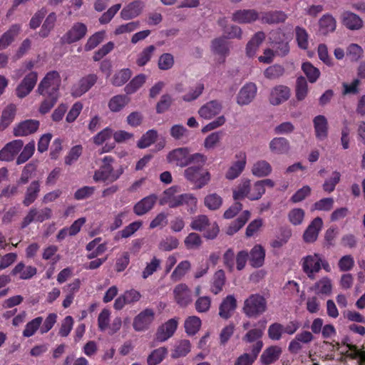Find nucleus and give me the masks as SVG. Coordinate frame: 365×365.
Masks as SVG:
<instances>
[{
  "mask_svg": "<svg viewBox=\"0 0 365 365\" xmlns=\"http://www.w3.org/2000/svg\"><path fill=\"white\" fill-rule=\"evenodd\" d=\"M61 83L60 74L56 71L48 72L39 83L37 93L44 98L39 107V112L41 114L48 113L56 103L59 97Z\"/></svg>",
  "mask_w": 365,
  "mask_h": 365,
  "instance_id": "1",
  "label": "nucleus"
},
{
  "mask_svg": "<svg viewBox=\"0 0 365 365\" xmlns=\"http://www.w3.org/2000/svg\"><path fill=\"white\" fill-rule=\"evenodd\" d=\"M179 192L180 187L178 186H172L166 189L160 199V205H168L170 208H176L185 205L189 207L188 212H195L197 202L195 196L191 193L178 194Z\"/></svg>",
  "mask_w": 365,
  "mask_h": 365,
  "instance_id": "2",
  "label": "nucleus"
},
{
  "mask_svg": "<svg viewBox=\"0 0 365 365\" xmlns=\"http://www.w3.org/2000/svg\"><path fill=\"white\" fill-rule=\"evenodd\" d=\"M168 161L175 163L177 166L184 168L192 163H200L205 165L207 161V156L199 153L190 154L188 148H175L168 154Z\"/></svg>",
  "mask_w": 365,
  "mask_h": 365,
  "instance_id": "3",
  "label": "nucleus"
},
{
  "mask_svg": "<svg viewBox=\"0 0 365 365\" xmlns=\"http://www.w3.org/2000/svg\"><path fill=\"white\" fill-rule=\"evenodd\" d=\"M195 164V165L186 168L184 175L187 180L192 183L195 189H201L210 182L211 175L207 169L203 168L205 165Z\"/></svg>",
  "mask_w": 365,
  "mask_h": 365,
  "instance_id": "4",
  "label": "nucleus"
},
{
  "mask_svg": "<svg viewBox=\"0 0 365 365\" xmlns=\"http://www.w3.org/2000/svg\"><path fill=\"white\" fill-rule=\"evenodd\" d=\"M193 230L202 232L203 237L208 240H214L219 234L220 228L216 222H211L205 215H199L194 217L190 223Z\"/></svg>",
  "mask_w": 365,
  "mask_h": 365,
  "instance_id": "5",
  "label": "nucleus"
},
{
  "mask_svg": "<svg viewBox=\"0 0 365 365\" xmlns=\"http://www.w3.org/2000/svg\"><path fill=\"white\" fill-rule=\"evenodd\" d=\"M266 309L267 301L263 296L259 294H251L244 302L243 312L250 318L258 317Z\"/></svg>",
  "mask_w": 365,
  "mask_h": 365,
  "instance_id": "6",
  "label": "nucleus"
},
{
  "mask_svg": "<svg viewBox=\"0 0 365 365\" xmlns=\"http://www.w3.org/2000/svg\"><path fill=\"white\" fill-rule=\"evenodd\" d=\"M320 262H322V255L319 253L309 255L302 259V269L309 279H315L316 274L321 270Z\"/></svg>",
  "mask_w": 365,
  "mask_h": 365,
  "instance_id": "7",
  "label": "nucleus"
},
{
  "mask_svg": "<svg viewBox=\"0 0 365 365\" xmlns=\"http://www.w3.org/2000/svg\"><path fill=\"white\" fill-rule=\"evenodd\" d=\"M155 312L153 309L146 308L137 314L133 322V327L135 331L148 330L155 319Z\"/></svg>",
  "mask_w": 365,
  "mask_h": 365,
  "instance_id": "8",
  "label": "nucleus"
},
{
  "mask_svg": "<svg viewBox=\"0 0 365 365\" xmlns=\"http://www.w3.org/2000/svg\"><path fill=\"white\" fill-rule=\"evenodd\" d=\"M269 39L274 52L277 56H285L289 52V43L285 40V34L280 30L273 31L270 33Z\"/></svg>",
  "mask_w": 365,
  "mask_h": 365,
  "instance_id": "9",
  "label": "nucleus"
},
{
  "mask_svg": "<svg viewBox=\"0 0 365 365\" xmlns=\"http://www.w3.org/2000/svg\"><path fill=\"white\" fill-rule=\"evenodd\" d=\"M123 168L114 170L112 165H102L98 170H96L93 175V180L96 182L108 181L113 182L117 180L123 174Z\"/></svg>",
  "mask_w": 365,
  "mask_h": 365,
  "instance_id": "10",
  "label": "nucleus"
},
{
  "mask_svg": "<svg viewBox=\"0 0 365 365\" xmlns=\"http://www.w3.org/2000/svg\"><path fill=\"white\" fill-rule=\"evenodd\" d=\"M51 217L52 210L48 207H44L39 210L34 207L31 208L28 214L23 219L21 227L22 229L26 228L34 221L42 222L51 218Z\"/></svg>",
  "mask_w": 365,
  "mask_h": 365,
  "instance_id": "11",
  "label": "nucleus"
},
{
  "mask_svg": "<svg viewBox=\"0 0 365 365\" xmlns=\"http://www.w3.org/2000/svg\"><path fill=\"white\" fill-rule=\"evenodd\" d=\"M88 31L87 26L81 22L73 24L71 28L61 37L63 43L71 44L85 37Z\"/></svg>",
  "mask_w": 365,
  "mask_h": 365,
  "instance_id": "12",
  "label": "nucleus"
},
{
  "mask_svg": "<svg viewBox=\"0 0 365 365\" xmlns=\"http://www.w3.org/2000/svg\"><path fill=\"white\" fill-rule=\"evenodd\" d=\"M38 80V73L30 71L26 74L16 89V96L23 98L28 96L35 87Z\"/></svg>",
  "mask_w": 365,
  "mask_h": 365,
  "instance_id": "13",
  "label": "nucleus"
},
{
  "mask_svg": "<svg viewBox=\"0 0 365 365\" xmlns=\"http://www.w3.org/2000/svg\"><path fill=\"white\" fill-rule=\"evenodd\" d=\"M178 320L173 318L160 325L156 331L155 339L159 342H164L172 337L178 329Z\"/></svg>",
  "mask_w": 365,
  "mask_h": 365,
  "instance_id": "14",
  "label": "nucleus"
},
{
  "mask_svg": "<svg viewBox=\"0 0 365 365\" xmlns=\"http://www.w3.org/2000/svg\"><path fill=\"white\" fill-rule=\"evenodd\" d=\"M98 76L96 74H88L81 78L78 83L73 86L71 91L74 97H80L88 91L97 82Z\"/></svg>",
  "mask_w": 365,
  "mask_h": 365,
  "instance_id": "15",
  "label": "nucleus"
},
{
  "mask_svg": "<svg viewBox=\"0 0 365 365\" xmlns=\"http://www.w3.org/2000/svg\"><path fill=\"white\" fill-rule=\"evenodd\" d=\"M237 161L232 163L225 173V178L228 180H232L238 178L242 171L245 170L246 165V154L245 152H240L235 155Z\"/></svg>",
  "mask_w": 365,
  "mask_h": 365,
  "instance_id": "16",
  "label": "nucleus"
},
{
  "mask_svg": "<svg viewBox=\"0 0 365 365\" xmlns=\"http://www.w3.org/2000/svg\"><path fill=\"white\" fill-rule=\"evenodd\" d=\"M263 347L262 341H258L251 347V352L240 355L235 360L234 365H252L257 359Z\"/></svg>",
  "mask_w": 365,
  "mask_h": 365,
  "instance_id": "17",
  "label": "nucleus"
},
{
  "mask_svg": "<svg viewBox=\"0 0 365 365\" xmlns=\"http://www.w3.org/2000/svg\"><path fill=\"white\" fill-rule=\"evenodd\" d=\"M140 298L141 294L138 291L134 289L127 290L115 300L113 307L115 310H121L125 304H134Z\"/></svg>",
  "mask_w": 365,
  "mask_h": 365,
  "instance_id": "18",
  "label": "nucleus"
},
{
  "mask_svg": "<svg viewBox=\"0 0 365 365\" xmlns=\"http://www.w3.org/2000/svg\"><path fill=\"white\" fill-rule=\"evenodd\" d=\"M24 146V142L21 140H14L7 143L0 150V160L11 161L14 157L19 153Z\"/></svg>",
  "mask_w": 365,
  "mask_h": 365,
  "instance_id": "19",
  "label": "nucleus"
},
{
  "mask_svg": "<svg viewBox=\"0 0 365 365\" xmlns=\"http://www.w3.org/2000/svg\"><path fill=\"white\" fill-rule=\"evenodd\" d=\"M282 354V349L277 345H272L264 349L259 362L262 365H270L277 362Z\"/></svg>",
  "mask_w": 365,
  "mask_h": 365,
  "instance_id": "20",
  "label": "nucleus"
},
{
  "mask_svg": "<svg viewBox=\"0 0 365 365\" xmlns=\"http://www.w3.org/2000/svg\"><path fill=\"white\" fill-rule=\"evenodd\" d=\"M257 86L254 83H248L242 87L237 96V103L240 106L250 104L257 93Z\"/></svg>",
  "mask_w": 365,
  "mask_h": 365,
  "instance_id": "21",
  "label": "nucleus"
},
{
  "mask_svg": "<svg viewBox=\"0 0 365 365\" xmlns=\"http://www.w3.org/2000/svg\"><path fill=\"white\" fill-rule=\"evenodd\" d=\"M158 200L155 194H151L138 201L133 206V212L138 216H142L150 212L155 206Z\"/></svg>",
  "mask_w": 365,
  "mask_h": 365,
  "instance_id": "22",
  "label": "nucleus"
},
{
  "mask_svg": "<svg viewBox=\"0 0 365 365\" xmlns=\"http://www.w3.org/2000/svg\"><path fill=\"white\" fill-rule=\"evenodd\" d=\"M323 221L319 217H315L308 225L305 230L303 239L305 242L312 243L315 242L318 237L319 231L322 228Z\"/></svg>",
  "mask_w": 365,
  "mask_h": 365,
  "instance_id": "23",
  "label": "nucleus"
},
{
  "mask_svg": "<svg viewBox=\"0 0 365 365\" xmlns=\"http://www.w3.org/2000/svg\"><path fill=\"white\" fill-rule=\"evenodd\" d=\"M237 300L234 295H227L219 307V315L224 319H230L237 309Z\"/></svg>",
  "mask_w": 365,
  "mask_h": 365,
  "instance_id": "24",
  "label": "nucleus"
},
{
  "mask_svg": "<svg viewBox=\"0 0 365 365\" xmlns=\"http://www.w3.org/2000/svg\"><path fill=\"white\" fill-rule=\"evenodd\" d=\"M222 109L221 102L217 100H212L202 106L198 110L200 117L205 119H210L218 115Z\"/></svg>",
  "mask_w": 365,
  "mask_h": 365,
  "instance_id": "25",
  "label": "nucleus"
},
{
  "mask_svg": "<svg viewBox=\"0 0 365 365\" xmlns=\"http://www.w3.org/2000/svg\"><path fill=\"white\" fill-rule=\"evenodd\" d=\"M39 121L37 120H26L18 124L14 129L15 136H26L35 133L39 127Z\"/></svg>",
  "mask_w": 365,
  "mask_h": 365,
  "instance_id": "26",
  "label": "nucleus"
},
{
  "mask_svg": "<svg viewBox=\"0 0 365 365\" xmlns=\"http://www.w3.org/2000/svg\"><path fill=\"white\" fill-rule=\"evenodd\" d=\"M341 19L342 24L349 30H359L363 27L361 18L351 11H344L341 14Z\"/></svg>",
  "mask_w": 365,
  "mask_h": 365,
  "instance_id": "27",
  "label": "nucleus"
},
{
  "mask_svg": "<svg viewBox=\"0 0 365 365\" xmlns=\"http://www.w3.org/2000/svg\"><path fill=\"white\" fill-rule=\"evenodd\" d=\"M145 4L140 1H134L125 6L120 11V17L123 20H130L138 16L143 8Z\"/></svg>",
  "mask_w": 365,
  "mask_h": 365,
  "instance_id": "28",
  "label": "nucleus"
},
{
  "mask_svg": "<svg viewBox=\"0 0 365 365\" xmlns=\"http://www.w3.org/2000/svg\"><path fill=\"white\" fill-rule=\"evenodd\" d=\"M290 97V89L283 85L274 87L271 91L269 101L274 106H278L287 101Z\"/></svg>",
  "mask_w": 365,
  "mask_h": 365,
  "instance_id": "29",
  "label": "nucleus"
},
{
  "mask_svg": "<svg viewBox=\"0 0 365 365\" xmlns=\"http://www.w3.org/2000/svg\"><path fill=\"white\" fill-rule=\"evenodd\" d=\"M175 299L180 307H186L191 302V291L185 284H178L173 291Z\"/></svg>",
  "mask_w": 365,
  "mask_h": 365,
  "instance_id": "30",
  "label": "nucleus"
},
{
  "mask_svg": "<svg viewBox=\"0 0 365 365\" xmlns=\"http://www.w3.org/2000/svg\"><path fill=\"white\" fill-rule=\"evenodd\" d=\"M316 138L319 140H325L328 136V121L323 115H318L313 119Z\"/></svg>",
  "mask_w": 365,
  "mask_h": 365,
  "instance_id": "31",
  "label": "nucleus"
},
{
  "mask_svg": "<svg viewBox=\"0 0 365 365\" xmlns=\"http://www.w3.org/2000/svg\"><path fill=\"white\" fill-rule=\"evenodd\" d=\"M259 18V14L254 9H240L233 13L232 20L239 24H250Z\"/></svg>",
  "mask_w": 365,
  "mask_h": 365,
  "instance_id": "32",
  "label": "nucleus"
},
{
  "mask_svg": "<svg viewBox=\"0 0 365 365\" xmlns=\"http://www.w3.org/2000/svg\"><path fill=\"white\" fill-rule=\"evenodd\" d=\"M265 250L260 245H255L249 253L250 264L254 268L261 267L264 262Z\"/></svg>",
  "mask_w": 365,
  "mask_h": 365,
  "instance_id": "33",
  "label": "nucleus"
},
{
  "mask_svg": "<svg viewBox=\"0 0 365 365\" xmlns=\"http://www.w3.org/2000/svg\"><path fill=\"white\" fill-rule=\"evenodd\" d=\"M336 21L332 15L326 14L323 15L319 21V33L326 36L329 33L335 31Z\"/></svg>",
  "mask_w": 365,
  "mask_h": 365,
  "instance_id": "34",
  "label": "nucleus"
},
{
  "mask_svg": "<svg viewBox=\"0 0 365 365\" xmlns=\"http://www.w3.org/2000/svg\"><path fill=\"white\" fill-rule=\"evenodd\" d=\"M41 190V184L38 180L32 181L27 187L23 204L26 207H29L37 199Z\"/></svg>",
  "mask_w": 365,
  "mask_h": 365,
  "instance_id": "35",
  "label": "nucleus"
},
{
  "mask_svg": "<svg viewBox=\"0 0 365 365\" xmlns=\"http://www.w3.org/2000/svg\"><path fill=\"white\" fill-rule=\"evenodd\" d=\"M251 213L249 210L243 211L241 215L227 227L226 233L228 235H233L237 232L250 218Z\"/></svg>",
  "mask_w": 365,
  "mask_h": 365,
  "instance_id": "36",
  "label": "nucleus"
},
{
  "mask_svg": "<svg viewBox=\"0 0 365 365\" xmlns=\"http://www.w3.org/2000/svg\"><path fill=\"white\" fill-rule=\"evenodd\" d=\"M269 149L274 154H287L290 149L289 142L282 137L274 138L269 143Z\"/></svg>",
  "mask_w": 365,
  "mask_h": 365,
  "instance_id": "37",
  "label": "nucleus"
},
{
  "mask_svg": "<svg viewBox=\"0 0 365 365\" xmlns=\"http://www.w3.org/2000/svg\"><path fill=\"white\" fill-rule=\"evenodd\" d=\"M21 30L19 24H13L0 38V50L7 48L18 36Z\"/></svg>",
  "mask_w": 365,
  "mask_h": 365,
  "instance_id": "38",
  "label": "nucleus"
},
{
  "mask_svg": "<svg viewBox=\"0 0 365 365\" xmlns=\"http://www.w3.org/2000/svg\"><path fill=\"white\" fill-rule=\"evenodd\" d=\"M129 102L130 98L127 95H116L110 99L108 106L110 111L117 113L123 110Z\"/></svg>",
  "mask_w": 365,
  "mask_h": 365,
  "instance_id": "39",
  "label": "nucleus"
},
{
  "mask_svg": "<svg viewBox=\"0 0 365 365\" xmlns=\"http://www.w3.org/2000/svg\"><path fill=\"white\" fill-rule=\"evenodd\" d=\"M37 269L33 266L26 267L23 262L18 263L11 271L12 275L20 274L21 279H29L36 275Z\"/></svg>",
  "mask_w": 365,
  "mask_h": 365,
  "instance_id": "40",
  "label": "nucleus"
},
{
  "mask_svg": "<svg viewBox=\"0 0 365 365\" xmlns=\"http://www.w3.org/2000/svg\"><path fill=\"white\" fill-rule=\"evenodd\" d=\"M265 38V34L262 31L257 32L249 41L246 46V53L249 57L255 56L259 45Z\"/></svg>",
  "mask_w": 365,
  "mask_h": 365,
  "instance_id": "41",
  "label": "nucleus"
},
{
  "mask_svg": "<svg viewBox=\"0 0 365 365\" xmlns=\"http://www.w3.org/2000/svg\"><path fill=\"white\" fill-rule=\"evenodd\" d=\"M226 281L225 274L222 269H219L213 275L210 290L214 294H218L222 291Z\"/></svg>",
  "mask_w": 365,
  "mask_h": 365,
  "instance_id": "42",
  "label": "nucleus"
},
{
  "mask_svg": "<svg viewBox=\"0 0 365 365\" xmlns=\"http://www.w3.org/2000/svg\"><path fill=\"white\" fill-rule=\"evenodd\" d=\"M250 191V180L242 179L241 182L233 190V198L235 200H242L245 197L249 198Z\"/></svg>",
  "mask_w": 365,
  "mask_h": 365,
  "instance_id": "43",
  "label": "nucleus"
},
{
  "mask_svg": "<svg viewBox=\"0 0 365 365\" xmlns=\"http://www.w3.org/2000/svg\"><path fill=\"white\" fill-rule=\"evenodd\" d=\"M56 19L57 16L55 12H51L48 15L38 32V34L41 38H46L48 36L50 32L55 26Z\"/></svg>",
  "mask_w": 365,
  "mask_h": 365,
  "instance_id": "44",
  "label": "nucleus"
},
{
  "mask_svg": "<svg viewBox=\"0 0 365 365\" xmlns=\"http://www.w3.org/2000/svg\"><path fill=\"white\" fill-rule=\"evenodd\" d=\"M287 14L282 11H274L265 13L262 16V21L269 24H279L285 21Z\"/></svg>",
  "mask_w": 365,
  "mask_h": 365,
  "instance_id": "45",
  "label": "nucleus"
},
{
  "mask_svg": "<svg viewBox=\"0 0 365 365\" xmlns=\"http://www.w3.org/2000/svg\"><path fill=\"white\" fill-rule=\"evenodd\" d=\"M158 138L156 130L150 129L144 133L137 143L138 148L140 149L146 148L151 145Z\"/></svg>",
  "mask_w": 365,
  "mask_h": 365,
  "instance_id": "46",
  "label": "nucleus"
},
{
  "mask_svg": "<svg viewBox=\"0 0 365 365\" xmlns=\"http://www.w3.org/2000/svg\"><path fill=\"white\" fill-rule=\"evenodd\" d=\"M168 354V349L165 347H160L153 350L148 356V365H158L161 363Z\"/></svg>",
  "mask_w": 365,
  "mask_h": 365,
  "instance_id": "47",
  "label": "nucleus"
},
{
  "mask_svg": "<svg viewBox=\"0 0 365 365\" xmlns=\"http://www.w3.org/2000/svg\"><path fill=\"white\" fill-rule=\"evenodd\" d=\"M185 332L190 336L195 335L201 327V320L198 317L191 316L185 321Z\"/></svg>",
  "mask_w": 365,
  "mask_h": 365,
  "instance_id": "48",
  "label": "nucleus"
},
{
  "mask_svg": "<svg viewBox=\"0 0 365 365\" xmlns=\"http://www.w3.org/2000/svg\"><path fill=\"white\" fill-rule=\"evenodd\" d=\"M252 174L257 177H264L272 172L270 164L265 160H259L254 164L252 169Z\"/></svg>",
  "mask_w": 365,
  "mask_h": 365,
  "instance_id": "49",
  "label": "nucleus"
},
{
  "mask_svg": "<svg viewBox=\"0 0 365 365\" xmlns=\"http://www.w3.org/2000/svg\"><path fill=\"white\" fill-rule=\"evenodd\" d=\"M302 70L311 83H315L320 76L319 70L309 61L302 63Z\"/></svg>",
  "mask_w": 365,
  "mask_h": 365,
  "instance_id": "50",
  "label": "nucleus"
},
{
  "mask_svg": "<svg viewBox=\"0 0 365 365\" xmlns=\"http://www.w3.org/2000/svg\"><path fill=\"white\" fill-rule=\"evenodd\" d=\"M190 342L189 340H181L173 349L171 354V357L173 359H178L185 356L190 351Z\"/></svg>",
  "mask_w": 365,
  "mask_h": 365,
  "instance_id": "51",
  "label": "nucleus"
},
{
  "mask_svg": "<svg viewBox=\"0 0 365 365\" xmlns=\"http://www.w3.org/2000/svg\"><path fill=\"white\" fill-rule=\"evenodd\" d=\"M204 205L210 210H217L222 205V198L217 193L209 194L204 198Z\"/></svg>",
  "mask_w": 365,
  "mask_h": 365,
  "instance_id": "52",
  "label": "nucleus"
},
{
  "mask_svg": "<svg viewBox=\"0 0 365 365\" xmlns=\"http://www.w3.org/2000/svg\"><path fill=\"white\" fill-rule=\"evenodd\" d=\"M296 41L299 48L306 50L309 47V34L305 29L299 26L295 27Z\"/></svg>",
  "mask_w": 365,
  "mask_h": 365,
  "instance_id": "53",
  "label": "nucleus"
},
{
  "mask_svg": "<svg viewBox=\"0 0 365 365\" xmlns=\"http://www.w3.org/2000/svg\"><path fill=\"white\" fill-rule=\"evenodd\" d=\"M16 113V108L14 105H9L2 112L0 128H6L14 120Z\"/></svg>",
  "mask_w": 365,
  "mask_h": 365,
  "instance_id": "54",
  "label": "nucleus"
},
{
  "mask_svg": "<svg viewBox=\"0 0 365 365\" xmlns=\"http://www.w3.org/2000/svg\"><path fill=\"white\" fill-rule=\"evenodd\" d=\"M296 98L298 101L304 100L307 96L308 85L304 76H299L296 81Z\"/></svg>",
  "mask_w": 365,
  "mask_h": 365,
  "instance_id": "55",
  "label": "nucleus"
},
{
  "mask_svg": "<svg viewBox=\"0 0 365 365\" xmlns=\"http://www.w3.org/2000/svg\"><path fill=\"white\" fill-rule=\"evenodd\" d=\"M314 289L318 294L329 295L332 290L331 279L327 277L322 278L315 283Z\"/></svg>",
  "mask_w": 365,
  "mask_h": 365,
  "instance_id": "56",
  "label": "nucleus"
},
{
  "mask_svg": "<svg viewBox=\"0 0 365 365\" xmlns=\"http://www.w3.org/2000/svg\"><path fill=\"white\" fill-rule=\"evenodd\" d=\"M190 269V263L187 260L180 262L173 273L171 274V279L174 282L179 281Z\"/></svg>",
  "mask_w": 365,
  "mask_h": 365,
  "instance_id": "57",
  "label": "nucleus"
},
{
  "mask_svg": "<svg viewBox=\"0 0 365 365\" xmlns=\"http://www.w3.org/2000/svg\"><path fill=\"white\" fill-rule=\"evenodd\" d=\"M105 34L104 31H101L96 32L91 36L84 46L85 51H89L98 46L103 41Z\"/></svg>",
  "mask_w": 365,
  "mask_h": 365,
  "instance_id": "58",
  "label": "nucleus"
},
{
  "mask_svg": "<svg viewBox=\"0 0 365 365\" xmlns=\"http://www.w3.org/2000/svg\"><path fill=\"white\" fill-rule=\"evenodd\" d=\"M42 322L43 318L41 317H37L29 322L26 324L25 329L23 331V336L25 337H30L33 336L40 327Z\"/></svg>",
  "mask_w": 365,
  "mask_h": 365,
  "instance_id": "59",
  "label": "nucleus"
},
{
  "mask_svg": "<svg viewBox=\"0 0 365 365\" xmlns=\"http://www.w3.org/2000/svg\"><path fill=\"white\" fill-rule=\"evenodd\" d=\"M141 226V221H135L131 222L128 226L125 227L121 231L118 232L115 236V239L118 240L119 237L121 238H128L137 232Z\"/></svg>",
  "mask_w": 365,
  "mask_h": 365,
  "instance_id": "60",
  "label": "nucleus"
},
{
  "mask_svg": "<svg viewBox=\"0 0 365 365\" xmlns=\"http://www.w3.org/2000/svg\"><path fill=\"white\" fill-rule=\"evenodd\" d=\"M36 170V166L34 163H28L26 164L21 174V177L18 180L19 185H24L26 184L29 180L34 176L35 172Z\"/></svg>",
  "mask_w": 365,
  "mask_h": 365,
  "instance_id": "61",
  "label": "nucleus"
},
{
  "mask_svg": "<svg viewBox=\"0 0 365 365\" xmlns=\"http://www.w3.org/2000/svg\"><path fill=\"white\" fill-rule=\"evenodd\" d=\"M145 82V76L143 74H140L133 78L129 83L125 87V91L127 94L135 93L139 88H140Z\"/></svg>",
  "mask_w": 365,
  "mask_h": 365,
  "instance_id": "62",
  "label": "nucleus"
},
{
  "mask_svg": "<svg viewBox=\"0 0 365 365\" xmlns=\"http://www.w3.org/2000/svg\"><path fill=\"white\" fill-rule=\"evenodd\" d=\"M334 203V201L332 197L322 198L313 204L312 211L318 210L329 212L333 208Z\"/></svg>",
  "mask_w": 365,
  "mask_h": 365,
  "instance_id": "63",
  "label": "nucleus"
},
{
  "mask_svg": "<svg viewBox=\"0 0 365 365\" xmlns=\"http://www.w3.org/2000/svg\"><path fill=\"white\" fill-rule=\"evenodd\" d=\"M305 216V212L302 208H293L288 213V220L289 222L297 226L303 222Z\"/></svg>",
  "mask_w": 365,
  "mask_h": 365,
  "instance_id": "64",
  "label": "nucleus"
}]
</instances>
